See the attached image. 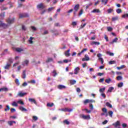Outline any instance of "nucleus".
<instances>
[{
    "label": "nucleus",
    "instance_id": "nucleus-1",
    "mask_svg": "<svg viewBox=\"0 0 128 128\" xmlns=\"http://www.w3.org/2000/svg\"><path fill=\"white\" fill-rule=\"evenodd\" d=\"M14 20H15L14 18H12V19L10 18H8L6 20V22H7V24H6V25L8 26H8H10V24H14Z\"/></svg>",
    "mask_w": 128,
    "mask_h": 128
},
{
    "label": "nucleus",
    "instance_id": "nucleus-2",
    "mask_svg": "<svg viewBox=\"0 0 128 128\" xmlns=\"http://www.w3.org/2000/svg\"><path fill=\"white\" fill-rule=\"evenodd\" d=\"M36 8L39 10H44L46 8V6L44 5V3H40L36 6Z\"/></svg>",
    "mask_w": 128,
    "mask_h": 128
},
{
    "label": "nucleus",
    "instance_id": "nucleus-3",
    "mask_svg": "<svg viewBox=\"0 0 128 128\" xmlns=\"http://www.w3.org/2000/svg\"><path fill=\"white\" fill-rule=\"evenodd\" d=\"M78 10H80V4H76L74 6V16H76Z\"/></svg>",
    "mask_w": 128,
    "mask_h": 128
},
{
    "label": "nucleus",
    "instance_id": "nucleus-4",
    "mask_svg": "<svg viewBox=\"0 0 128 128\" xmlns=\"http://www.w3.org/2000/svg\"><path fill=\"white\" fill-rule=\"evenodd\" d=\"M90 102H94V100L86 99L84 101V104L85 105L88 104H90Z\"/></svg>",
    "mask_w": 128,
    "mask_h": 128
},
{
    "label": "nucleus",
    "instance_id": "nucleus-5",
    "mask_svg": "<svg viewBox=\"0 0 128 128\" xmlns=\"http://www.w3.org/2000/svg\"><path fill=\"white\" fill-rule=\"evenodd\" d=\"M28 102H31V104H37L36 101V99L34 98H29L28 99Z\"/></svg>",
    "mask_w": 128,
    "mask_h": 128
},
{
    "label": "nucleus",
    "instance_id": "nucleus-6",
    "mask_svg": "<svg viewBox=\"0 0 128 128\" xmlns=\"http://www.w3.org/2000/svg\"><path fill=\"white\" fill-rule=\"evenodd\" d=\"M112 126H114L115 128L120 126V121L118 120L115 123H113Z\"/></svg>",
    "mask_w": 128,
    "mask_h": 128
},
{
    "label": "nucleus",
    "instance_id": "nucleus-7",
    "mask_svg": "<svg viewBox=\"0 0 128 128\" xmlns=\"http://www.w3.org/2000/svg\"><path fill=\"white\" fill-rule=\"evenodd\" d=\"M82 118H84V120H90V115H82Z\"/></svg>",
    "mask_w": 128,
    "mask_h": 128
},
{
    "label": "nucleus",
    "instance_id": "nucleus-8",
    "mask_svg": "<svg viewBox=\"0 0 128 128\" xmlns=\"http://www.w3.org/2000/svg\"><path fill=\"white\" fill-rule=\"evenodd\" d=\"M2 26V28H8V25L6 24L5 23H3L2 21L0 20V27Z\"/></svg>",
    "mask_w": 128,
    "mask_h": 128
},
{
    "label": "nucleus",
    "instance_id": "nucleus-9",
    "mask_svg": "<svg viewBox=\"0 0 128 128\" xmlns=\"http://www.w3.org/2000/svg\"><path fill=\"white\" fill-rule=\"evenodd\" d=\"M66 87L64 85H62V84H59L58 86V90H64V88H66Z\"/></svg>",
    "mask_w": 128,
    "mask_h": 128
},
{
    "label": "nucleus",
    "instance_id": "nucleus-10",
    "mask_svg": "<svg viewBox=\"0 0 128 128\" xmlns=\"http://www.w3.org/2000/svg\"><path fill=\"white\" fill-rule=\"evenodd\" d=\"M70 49H69L65 52L64 54L66 56H70Z\"/></svg>",
    "mask_w": 128,
    "mask_h": 128
},
{
    "label": "nucleus",
    "instance_id": "nucleus-11",
    "mask_svg": "<svg viewBox=\"0 0 128 128\" xmlns=\"http://www.w3.org/2000/svg\"><path fill=\"white\" fill-rule=\"evenodd\" d=\"M91 12L93 13V14H96V13H98L99 14V12H100V9H94Z\"/></svg>",
    "mask_w": 128,
    "mask_h": 128
},
{
    "label": "nucleus",
    "instance_id": "nucleus-12",
    "mask_svg": "<svg viewBox=\"0 0 128 128\" xmlns=\"http://www.w3.org/2000/svg\"><path fill=\"white\" fill-rule=\"evenodd\" d=\"M28 16V15L27 14H20V16H19V17L20 18H26Z\"/></svg>",
    "mask_w": 128,
    "mask_h": 128
},
{
    "label": "nucleus",
    "instance_id": "nucleus-13",
    "mask_svg": "<svg viewBox=\"0 0 128 128\" xmlns=\"http://www.w3.org/2000/svg\"><path fill=\"white\" fill-rule=\"evenodd\" d=\"M16 121H8V126H12V124H16Z\"/></svg>",
    "mask_w": 128,
    "mask_h": 128
},
{
    "label": "nucleus",
    "instance_id": "nucleus-14",
    "mask_svg": "<svg viewBox=\"0 0 128 128\" xmlns=\"http://www.w3.org/2000/svg\"><path fill=\"white\" fill-rule=\"evenodd\" d=\"M12 66V64L7 63L6 65L4 66V68L5 70H8L10 68V67Z\"/></svg>",
    "mask_w": 128,
    "mask_h": 128
},
{
    "label": "nucleus",
    "instance_id": "nucleus-15",
    "mask_svg": "<svg viewBox=\"0 0 128 128\" xmlns=\"http://www.w3.org/2000/svg\"><path fill=\"white\" fill-rule=\"evenodd\" d=\"M26 93H22V92H20L18 94V96H20V98H22V96H26Z\"/></svg>",
    "mask_w": 128,
    "mask_h": 128
},
{
    "label": "nucleus",
    "instance_id": "nucleus-16",
    "mask_svg": "<svg viewBox=\"0 0 128 128\" xmlns=\"http://www.w3.org/2000/svg\"><path fill=\"white\" fill-rule=\"evenodd\" d=\"M16 50L17 52H24V49L20 48H16Z\"/></svg>",
    "mask_w": 128,
    "mask_h": 128
},
{
    "label": "nucleus",
    "instance_id": "nucleus-17",
    "mask_svg": "<svg viewBox=\"0 0 128 128\" xmlns=\"http://www.w3.org/2000/svg\"><path fill=\"white\" fill-rule=\"evenodd\" d=\"M78 72H80V68L77 67L74 69V74H78Z\"/></svg>",
    "mask_w": 128,
    "mask_h": 128
},
{
    "label": "nucleus",
    "instance_id": "nucleus-18",
    "mask_svg": "<svg viewBox=\"0 0 128 128\" xmlns=\"http://www.w3.org/2000/svg\"><path fill=\"white\" fill-rule=\"evenodd\" d=\"M19 110H22V112H28V110L22 106H20L19 107Z\"/></svg>",
    "mask_w": 128,
    "mask_h": 128
},
{
    "label": "nucleus",
    "instance_id": "nucleus-19",
    "mask_svg": "<svg viewBox=\"0 0 128 128\" xmlns=\"http://www.w3.org/2000/svg\"><path fill=\"white\" fill-rule=\"evenodd\" d=\"M86 50H88V48H84L80 52L78 53V56H80V54H84V52H86Z\"/></svg>",
    "mask_w": 128,
    "mask_h": 128
},
{
    "label": "nucleus",
    "instance_id": "nucleus-20",
    "mask_svg": "<svg viewBox=\"0 0 128 128\" xmlns=\"http://www.w3.org/2000/svg\"><path fill=\"white\" fill-rule=\"evenodd\" d=\"M118 38H116L112 42H110V44H114V42H118Z\"/></svg>",
    "mask_w": 128,
    "mask_h": 128
},
{
    "label": "nucleus",
    "instance_id": "nucleus-21",
    "mask_svg": "<svg viewBox=\"0 0 128 128\" xmlns=\"http://www.w3.org/2000/svg\"><path fill=\"white\" fill-rule=\"evenodd\" d=\"M8 89L7 88H0V92H8Z\"/></svg>",
    "mask_w": 128,
    "mask_h": 128
},
{
    "label": "nucleus",
    "instance_id": "nucleus-22",
    "mask_svg": "<svg viewBox=\"0 0 128 128\" xmlns=\"http://www.w3.org/2000/svg\"><path fill=\"white\" fill-rule=\"evenodd\" d=\"M0 16L2 20H4V16H6V12H3L0 15Z\"/></svg>",
    "mask_w": 128,
    "mask_h": 128
},
{
    "label": "nucleus",
    "instance_id": "nucleus-23",
    "mask_svg": "<svg viewBox=\"0 0 128 128\" xmlns=\"http://www.w3.org/2000/svg\"><path fill=\"white\" fill-rule=\"evenodd\" d=\"M64 112H72V109L66 108H64Z\"/></svg>",
    "mask_w": 128,
    "mask_h": 128
},
{
    "label": "nucleus",
    "instance_id": "nucleus-24",
    "mask_svg": "<svg viewBox=\"0 0 128 128\" xmlns=\"http://www.w3.org/2000/svg\"><path fill=\"white\" fill-rule=\"evenodd\" d=\"M26 71L24 70L22 72V78H26Z\"/></svg>",
    "mask_w": 128,
    "mask_h": 128
},
{
    "label": "nucleus",
    "instance_id": "nucleus-25",
    "mask_svg": "<svg viewBox=\"0 0 128 128\" xmlns=\"http://www.w3.org/2000/svg\"><path fill=\"white\" fill-rule=\"evenodd\" d=\"M126 68V66L124 65H122L121 66H118L116 67L117 70H122V68Z\"/></svg>",
    "mask_w": 128,
    "mask_h": 128
},
{
    "label": "nucleus",
    "instance_id": "nucleus-26",
    "mask_svg": "<svg viewBox=\"0 0 128 128\" xmlns=\"http://www.w3.org/2000/svg\"><path fill=\"white\" fill-rule=\"evenodd\" d=\"M106 106H108V108H112V106L110 102H106Z\"/></svg>",
    "mask_w": 128,
    "mask_h": 128
},
{
    "label": "nucleus",
    "instance_id": "nucleus-27",
    "mask_svg": "<svg viewBox=\"0 0 128 128\" xmlns=\"http://www.w3.org/2000/svg\"><path fill=\"white\" fill-rule=\"evenodd\" d=\"M32 40H34V38L30 37V40H28V42L31 44H34V41H32Z\"/></svg>",
    "mask_w": 128,
    "mask_h": 128
},
{
    "label": "nucleus",
    "instance_id": "nucleus-28",
    "mask_svg": "<svg viewBox=\"0 0 128 128\" xmlns=\"http://www.w3.org/2000/svg\"><path fill=\"white\" fill-rule=\"evenodd\" d=\"M54 103H50L48 102L47 104V106H48V108H52V106H54Z\"/></svg>",
    "mask_w": 128,
    "mask_h": 128
},
{
    "label": "nucleus",
    "instance_id": "nucleus-29",
    "mask_svg": "<svg viewBox=\"0 0 128 128\" xmlns=\"http://www.w3.org/2000/svg\"><path fill=\"white\" fill-rule=\"evenodd\" d=\"M110 82H112V78H108V79H106L105 80V82L106 84H110Z\"/></svg>",
    "mask_w": 128,
    "mask_h": 128
},
{
    "label": "nucleus",
    "instance_id": "nucleus-30",
    "mask_svg": "<svg viewBox=\"0 0 128 128\" xmlns=\"http://www.w3.org/2000/svg\"><path fill=\"white\" fill-rule=\"evenodd\" d=\"M104 90H106V88L104 87L103 88H100L99 92H102V94Z\"/></svg>",
    "mask_w": 128,
    "mask_h": 128
},
{
    "label": "nucleus",
    "instance_id": "nucleus-31",
    "mask_svg": "<svg viewBox=\"0 0 128 128\" xmlns=\"http://www.w3.org/2000/svg\"><path fill=\"white\" fill-rule=\"evenodd\" d=\"M54 60V59L52 58H48V60H46V62H52Z\"/></svg>",
    "mask_w": 128,
    "mask_h": 128
},
{
    "label": "nucleus",
    "instance_id": "nucleus-32",
    "mask_svg": "<svg viewBox=\"0 0 128 128\" xmlns=\"http://www.w3.org/2000/svg\"><path fill=\"white\" fill-rule=\"evenodd\" d=\"M12 106H13L18 107V103H16V102H14L12 103Z\"/></svg>",
    "mask_w": 128,
    "mask_h": 128
},
{
    "label": "nucleus",
    "instance_id": "nucleus-33",
    "mask_svg": "<svg viewBox=\"0 0 128 128\" xmlns=\"http://www.w3.org/2000/svg\"><path fill=\"white\" fill-rule=\"evenodd\" d=\"M116 12L117 14H120V13L122 12V9H120V8H118L116 10Z\"/></svg>",
    "mask_w": 128,
    "mask_h": 128
},
{
    "label": "nucleus",
    "instance_id": "nucleus-34",
    "mask_svg": "<svg viewBox=\"0 0 128 128\" xmlns=\"http://www.w3.org/2000/svg\"><path fill=\"white\" fill-rule=\"evenodd\" d=\"M101 2L102 4H104L106 5L108 4V0H102Z\"/></svg>",
    "mask_w": 128,
    "mask_h": 128
},
{
    "label": "nucleus",
    "instance_id": "nucleus-35",
    "mask_svg": "<svg viewBox=\"0 0 128 128\" xmlns=\"http://www.w3.org/2000/svg\"><path fill=\"white\" fill-rule=\"evenodd\" d=\"M76 83V80H70V84H74Z\"/></svg>",
    "mask_w": 128,
    "mask_h": 128
},
{
    "label": "nucleus",
    "instance_id": "nucleus-36",
    "mask_svg": "<svg viewBox=\"0 0 128 128\" xmlns=\"http://www.w3.org/2000/svg\"><path fill=\"white\" fill-rule=\"evenodd\" d=\"M102 111L103 112H104V114H106L108 112V109L106 108H102Z\"/></svg>",
    "mask_w": 128,
    "mask_h": 128
},
{
    "label": "nucleus",
    "instance_id": "nucleus-37",
    "mask_svg": "<svg viewBox=\"0 0 128 128\" xmlns=\"http://www.w3.org/2000/svg\"><path fill=\"white\" fill-rule=\"evenodd\" d=\"M114 90V87H110L108 88V92H112Z\"/></svg>",
    "mask_w": 128,
    "mask_h": 128
},
{
    "label": "nucleus",
    "instance_id": "nucleus-38",
    "mask_svg": "<svg viewBox=\"0 0 128 128\" xmlns=\"http://www.w3.org/2000/svg\"><path fill=\"white\" fill-rule=\"evenodd\" d=\"M6 108H5V112H8V110H10V106L6 105Z\"/></svg>",
    "mask_w": 128,
    "mask_h": 128
},
{
    "label": "nucleus",
    "instance_id": "nucleus-39",
    "mask_svg": "<svg viewBox=\"0 0 128 128\" xmlns=\"http://www.w3.org/2000/svg\"><path fill=\"white\" fill-rule=\"evenodd\" d=\"M106 54H109V56H114V53L110 52H107Z\"/></svg>",
    "mask_w": 128,
    "mask_h": 128
},
{
    "label": "nucleus",
    "instance_id": "nucleus-40",
    "mask_svg": "<svg viewBox=\"0 0 128 128\" xmlns=\"http://www.w3.org/2000/svg\"><path fill=\"white\" fill-rule=\"evenodd\" d=\"M124 86V83L122 82H120L118 84V88H122V86Z\"/></svg>",
    "mask_w": 128,
    "mask_h": 128
},
{
    "label": "nucleus",
    "instance_id": "nucleus-41",
    "mask_svg": "<svg viewBox=\"0 0 128 128\" xmlns=\"http://www.w3.org/2000/svg\"><path fill=\"white\" fill-rule=\"evenodd\" d=\"M118 20V17L116 16V17H112V21L114 22L116 20Z\"/></svg>",
    "mask_w": 128,
    "mask_h": 128
},
{
    "label": "nucleus",
    "instance_id": "nucleus-42",
    "mask_svg": "<svg viewBox=\"0 0 128 128\" xmlns=\"http://www.w3.org/2000/svg\"><path fill=\"white\" fill-rule=\"evenodd\" d=\"M32 119L35 121L36 122V120H38V116H32Z\"/></svg>",
    "mask_w": 128,
    "mask_h": 128
},
{
    "label": "nucleus",
    "instance_id": "nucleus-43",
    "mask_svg": "<svg viewBox=\"0 0 128 128\" xmlns=\"http://www.w3.org/2000/svg\"><path fill=\"white\" fill-rule=\"evenodd\" d=\"M112 114H114V112H112V111L110 110L108 112V116L111 118L112 117Z\"/></svg>",
    "mask_w": 128,
    "mask_h": 128
},
{
    "label": "nucleus",
    "instance_id": "nucleus-44",
    "mask_svg": "<svg viewBox=\"0 0 128 128\" xmlns=\"http://www.w3.org/2000/svg\"><path fill=\"white\" fill-rule=\"evenodd\" d=\"M113 11H114V9L110 8L107 10V12H108V14H110Z\"/></svg>",
    "mask_w": 128,
    "mask_h": 128
},
{
    "label": "nucleus",
    "instance_id": "nucleus-45",
    "mask_svg": "<svg viewBox=\"0 0 128 128\" xmlns=\"http://www.w3.org/2000/svg\"><path fill=\"white\" fill-rule=\"evenodd\" d=\"M92 44H98V46H100V43L98 42H92Z\"/></svg>",
    "mask_w": 128,
    "mask_h": 128
},
{
    "label": "nucleus",
    "instance_id": "nucleus-46",
    "mask_svg": "<svg viewBox=\"0 0 128 128\" xmlns=\"http://www.w3.org/2000/svg\"><path fill=\"white\" fill-rule=\"evenodd\" d=\"M64 124H70V122H68V120H64Z\"/></svg>",
    "mask_w": 128,
    "mask_h": 128
},
{
    "label": "nucleus",
    "instance_id": "nucleus-47",
    "mask_svg": "<svg viewBox=\"0 0 128 128\" xmlns=\"http://www.w3.org/2000/svg\"><path fill=\"white\" fill-rule=\"evenodd\" d=\"M116 78L117 80H122V77L120 76H117Z\"/></svg>",
    "mask_w": 128,
    "mask_h": 128
},
{
    "label": "nucleus",
    "instance_id": "nucleus-48",
    "mask_svg": "<svg viewBox=\"0 0 128 128\" xmlns=\"http://www.w3.org/2000/svg\"><path fill=\"white\" fill-rule=\"evenodd\" d=\"M15 82L16 84H17V85L20 86V80H18V79H16L15 80Z\"/></svg>",
    "mask_w": 128,
    "mask_h": 128
},
{
    "label": "nucleus",
    "instance_id": "nucleus-49",
    "mask_svg": "<svg viewBox=\"0 0 128 128\" xmlns=\"http://www.w3.org/2000/svg\"><path fill=\"white\" fill-rule=\"evenodd\" d=\"M110 64H116V60H110L109 62Z\"/></svg>",
    "mask_w": 128,
    "mask_h": 128
},
{
    "label": "nucleus",
    "instance_id": "nucleus-50",
    "mask_svg": "<svg viewBox=\"0 0 128 128\" xmlns=\"http://www.w3.org/2000/svg\"><path fill=\"white\" fill-rule=\"evenodd\" d=\"M54 8V7H52V8H48V12H52V10Z\"/></svg>",
    "mask_w": 128,
    "mask_h": 128
},
{
    "label": "nucleus",
    "instance_id": "nucleus-51",
    "mask_svg": "<svg viewBox=\"0 0 128 128\" xmlns=\"http://www.w3.org/2000/svg\"><path fill=\"white\" fill-rule=\"evenodd\" d=\"M8 60L9 62H10V64H12V62H14V60H12V58H9L8 59Z\"/></svg>",
    "mask_w": 128,
    "mask_h": 128
},
{
    "label": "nucleus",
    "instance_id": "nucleus-52",
    "mask_svg": "<svg viewBox=\"0 0 128 128\" xmlns=\"http://www.w3.org/2000/svg\"><path fill=\"white\" fill-rule=\"evenodd\" d=\"M107 30L108 32H112V27H107Z\"/></svg>",
    "mask_w": 128,
    "mask_h": 128
},
{
    "label": "nucleus",
    "instance_id": "nucleus-53",
    "mask_svg": "<svg viewBox=\"0 0 128 128\" xmlns=\"http://www.w3.org/2000/svg\"><path fill=\"white\" fill-rule=\"evenodd\" d=\"M18 104H24V101L22 100H20L18 101Z\"/></svg>",
    "mask_w": 128,
    "mask_h": 128
},
{
    "label": "nucleus",
    "instance_id": "nucleus-54",
    "mask_svg": "<svg viewBox=\"0 0 128 128\" xmlns=\"http://www.w3.org/2000/svg\"><path fill=\"white\" fill-rule=\"evenodd\" d=\"M84 110H86V112L88 114H90V112H92V111L90 110H88V108H84Z\"/></svg>",
    "mask_w": 128,
    "mask_h": 128
},
{
    "label": "nucleus",
    "instance_id": "nucleus-55",
    "mask_svg": "<svg viewBox=\"0 0 128 128\" xmlns=\"http://www.w3.org/2000/svg\"><path fill=\"white\" fill-rule=\"evenodd\" d=\"M86 61H88V60H90V58H82V62H86Z\"/></svg>",
    "mask_w": 128,
    "mask_h": 128
},
{
    "label": "nucleus",
    "instance_id": "nucleus-56",
    "mask_svg": "<svg viewBox=\"0 0 128 128\" xmlns=\"http://www.w3.org/2000/svg\"><path fill=\"white\" fill-rule=\"evenodd\" d=\"M84 12V10L82 9L80 10L79 12V16H82Z\"/></svg>",
    "mask_w": 128,
    "mask_h": 128
},
{
    "label": "nucleus",
    "instance_id": "nucleus-57",
    "mask_svg": "<svg viewBox=\"0 0 128 128\" xmlns=\"http://www.w3.org/2000/svg\"><path fill=\"white\" fill-rule=\"evenodd\" d=\"M98 60L101 61V64H104V58H98Z\"/></svg>",
    "mask_w": 128,
    "mask_h": 128
},
{
    "label": "nucleus",
    "instance_id": "nucleus-58",
    "mask_svg": "<svg viewBox=\"0 0 128 128\" xmlns=\"http://www.w3.org/2000/svg\"><path fill=\"white\" fill-rule=\"evenodd\" d=\"M22 30H24V32H26V28L24 26H22Z\"/></svg>",
    "mask_w": 128,
    "mask_h": 128
},
{
    "label": "nucleus",
    "instance_id": "nucleus-59",
    "mask_svg": "<svg viewBox=\"0 0 128 128\" xmlns=\"http://www.w3.org/2000/svg\"><path fill=\"white\" fill-rule=\"evenodd\" d=\"M53 74H54L53 75V76H54V77L56 76L58 74V73L56 72V70L53 71Z\"/></svg>",
    "mask_w": 128,
    "mask_h": 128
},
{
    "label": "nucleus",
    "instance_id": "nucleus-60",
    "mask_svg": "<svg viewBox=\"0 0 128 128\" xmlns=\"http://www.w3.org/2000/svg\"><path fill=\"white\" fill-rule=\"evenodd\" d=\"M31 28H32V30H34V32H36V27H34V26H31Z\"/></svg>",
    "mask_w": 128,
    "mask_h": 128
},
{
    "label": "nucleus",
    "instance_id": "nucleus-61",
    "mask_svg": "<svg viewBox=\"0 0 128 128\" xmlns=\"http://www.w3.org/2000/svg\"><path fill=\"white\" fill-rule=\"evenodd\" d=\"M122 18H128V14H124L122 15Z\"/></svg>",
    "mask_w": 128,
    "mask_h": 128
},
{
    "label": "nucleus",
    "instance_id": "nucleus-62",
    "mask_svg": "<svg viewBox=\"0 0 128 128\" xmlns=\"http://www.w3.org/2000/svg\"><path fill=\"white\" fill-rule=\"evenodd\" d=\"M72 26H76L78 24V23H76V22H72Z\"/></svg>",
    "mask_w": 128,
    "mask_h": 128
},
{
    "label": "nucleus",
    "instance_id": "nucleus-63",
    "mask_svg": "<svg viewBox=\"0 0 128 128\" xmlns=\"http://www.w3.org/2000/svg\"><path fill=\"white\" fill-rule=\"evenodd\" d=\"M122 127L123 128H126V123H123V124H122Z\"/></svg>",
    "mask_w": 128,
    "mask_h": 128
},
{
    "label": "nucleus",
    "instance_id": "nucleus-64",
    "mask_svg": "<svg viewBox=\"0 0 128 128\" xmlns=\"http://www.w3.org/2000/svg\"><path fill=\"white\" fill-rule=\"evenodd\" d=\"M22 86H28V83L26 82H24L22 84Z\"/></svg>",
    "mask_w": 128,
    "mask_h": 128
}]
</instances>
